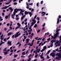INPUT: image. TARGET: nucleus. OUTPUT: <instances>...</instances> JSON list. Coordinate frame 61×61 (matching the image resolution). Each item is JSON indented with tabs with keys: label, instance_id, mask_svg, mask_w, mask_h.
<instances>
[{
	"label": "nucleus",
	"instance_id": "obj_23",
	"mask_svg": "<svg viewBox=\"0 0 61 61\" xmlns=\"http://www.w3.org/2000/svg\"><path fill=\"white\" fill-rule=\"evenodd\" d=\"M37 24H36L34 26V28H35V27H37Z\"/></svg>",
	"mask_w": 61,
	"mask_h": 61
},
{
	"label": "nucleus",
	"instance_id": "obj_2",
	"mask_svg": "<svg viewBox=\"0 0 61 61\" xmlns=\"http://www.w3.org/2000/svg\"><path fill=\"white\" fill-rule=\"evenodd\" d=\"M22 10V9H17V8H16L14 10V12L15 13H17L18 11H20L21 10Z\"/></svg>",
	"mask_w": 61,
	"mask_h": 61
},
{
	"label": "nucleus",
	"instance_id": "obj_52",
	"mask_svg": "<svg viewBox=\"0 0 61 61\" xmlns=\"http://www.w3.org/2000/svg\"><path fill=\"white\" fill-rule=\"evenodd\" d=\"M32 26L31 25L30 26V27L29 28V29H31V28L32 27Z\"/></svg>",
	"mask_w": 61,
	"mask_h": 61
},
{
	"label": "nucleus",
	"instance_id": "obj_4",
	"mask_svg": "<svg viewBox=\"0 0 61 61\" xmlns=\"http://www.w3.org/2000/svg\"><path fill=\"white\" fill-rule=\"evenodd\" d=\"M15 12L13 13V14H12L11 15V17L13 19H15V18H14V15H15Z\"/></svg>",
	"mask_w": 61,
	"mask_h": 61
},
{
	"label": "nucleus",
	"instance_id": "obj_9",
	"mask_svg": "<svg viewBox=\"0 0 61 61\" xmlns=\"http://www.w3.org/2000/svg\"><path fill=\"white\" fill-rule=\"evenodd\" d=\"M56 40H52L51 41V42H52L51 44L53 45V44L54 43V42H56Z\"/></svg>",
	"mask_w": 61,
	"mask_h": 61
},
{
	"label": "nucleus",
	"instance_id": "obj_58",
	"mask_svg": "<svg viewBox=\"0 0 61 61\" xmlns=\"http://www.w3.org/2000/svg\"><path fill=\"white\" fill-rule=\"evenodd\" d=\"M10 51V49H8V50H7V51H6L7 52H9Z\"/></svg>",
	"mask_w": 61,
	"mask_h": 61
},
{
	"label": "nucleus",
	"instance_id": "obj_51",
	"mask_svg": "<svg viewBox=\"0 0 61 61\" xmlns=\"http://www.w3.org/2000/svg\"><path fill=\"white\" fill-rule=\"evenodd\" d=\"M33 11H34V9H32L31 10V12H33Z\"/></svg>",
	"mask_w": 61,
	"mask_h": 61
},
{
	"label": "nucleus",
	"instance_id": "obj_37",
	"mask_svg": "<svg viewBox=\"0 0 61 61\" xmlns=\"http://www.w3.org/2000/svg\"><path fill=\"white\" fill-rule=\"evenodd\" d=\"M6 25L8 26H9V25H10V23L7 24Z\"/></svg>",
	"mask_w": 61,
	"mask_h": 61
},
{
	"label": "nucleus",
	"instance_id": "obj_7",
	"mask_svg": "<svg viewBox=\"0 0 61 61\" xmlns=\"http://www.w3.org/2000/svg\"><path fill=\"white\" fill-rule=\"evenodd\" d=\"M24 11H25V10H22V9H21V10L20 11V13L19 14V15H20V16H21V13H23Z\"/></svg>",
	"mask_w": 61,
	"mask_h": 61
},
{
	"label": "nucleus",
	"instance_id": "obj_19",
	"mask_svg": "<svg viewBox=\"0 0 61 61\" xmlns=\"http://www.w3.org/2000/svg\"><path fill=\"white\" fill-rule=\"evenodd\" d=\"M4 55H7L8 54V52L6 51L4 52Z\"/></svg>",
	"mask_w": 61,
	"mask_h": 61
},
{
	"label": "nucleus",
	"instance_id": "obj_18",
	"mask_svg": "<svg viewBox=\"0 0 61 61\" xmlns=\"http://www.w3.org/2000/svg\"><path fill=\"white\" fill-rule=\"evenodd\" d=\"M61 52L59 53V54H58V56L60 58H61Z\"/></svg>",
	"mask_w": 61,
	"mask_h": 61
},
{
	"label": "nucleus",
	"instance_id": "obj_31",
	"mask_svg": "<svg viewBox=\"0 0 61 61\" xmlns=\"http://www.w3.org/2000/svg\"><path fill=\"white\" fill-rule=\"evenodd\" d=\"M47 47H46V46H45L43 47V48L44 49H46Z\"/></svg>",
	"mask_w": 61,
	"mask_h": 61
},
{
	"label": "nucleus",
	"instance_id": "obj_60",
	"mask_svg": "<svg viewBox=\"0 0 61 61\" xmlns=\"http://www.w3.org/2000/svg\"><path fill=\"white\" fill-rule=\"evenodd\" d=\"M18 16H19V15H16V17H18Z\"/></svg>",
	"mask_w": 61,
	"mask_h": 61
},
{
	"label": "nucleus",
	"instance_id": "obj_42",
	"mask_svg": "<svg viewBox=\"0 0 61 61\" xmlns=\"http://www.w3.org/2000/svg\"><path fill=\"white\" fill-rule=\"evenodd\" d=\"M58 17H59V19H61V15H59V16Z\"/></svg>",
	"mask_w": 61,
	"mask_h": 61
},
{
	"label": "nucleus",
	"instance_id": "obj_47",
	"mask_svg": "<svg viewBox=\"0 0 61 61\" xmlns=\"http://www.w3.org/2000/svg\"><path fill=\"white\" fill-rule=\"evenodd\" d=\"M36 6H39V3H37L36 4Z\"/></svg>",
	"mask_w": 61,
	"mask_h": 61
},
{
	"label": "nucleus",
	"instance_id": "obj_27",
	"mask_svg": "<svg viewBox=\"0 0 61 61\" xmlns=\"http://www.w3.org/2000/svg\"><path fill=\"white\" fill-rule=\"evenodd\" d=\"M21 55H25V52H22V54H21Z\"/></svg>",
	"mask_w": 61,
	"mask_h": 61
},
{
	"label": "nucleus",
	"instance_id": "obj_43",
	"mask_svg": "<svg viewBox=\"0 0 61 61\" xmlns=\"http://www.w3.org/2000/svg\"><path fill=\"white\" fill-rule=\"evenodd\" d=\"M47 58H50V57H49V56H48V55H47Z\"/></svg>",
	"mask_w": 61,
	"mask_h": 61
},
{
	"label": "nucleus",
	"instance_id": "obj_15",
	"mask_svg": "<svg viewBox=\"0 0 61 61\" xmlns=\"http://www.w3.org/2000/svg\"><path fill=\"white\" fill-rule=\"evenodd\" d=\"M29 14L30 15V17H31L32 15V12H29Z\"/></svg>",
	"mask_w": 61,
	"mask_h": 61
},
{
	"label": "nucleus",
	"instance_id": "obj_32",
	"mask_svg": "<svg viewBox=\"0 0 61 61\" xmlns=\"http://www.w3.org/2000/svg\"><path fill=\"white\" fill-rule=\"evenodd\" d=\"M8 18V17L7 15H6L5 17V19H7Z\"/></svg>",
	"mask_w": 61,
	"mask_h": 61
},
{
	"label": "nucleus",
	"instance_id": "obj_39",
	"mask_svg": "<svg viewBox=\"0 0 61 61\" xmlns=\"http://www.w3.org/2000/svg\"><path fill=\"white\" fill-rule=\"evenodd\" d=\"M38 56V55L37 54L35 56V58H37V57Z\"/></svg>",
	"mask_w": 61,
	"mask_h": 61
},
{
	"label": "nucleus",
	"instance_id": "obj_41",
	"mask_svg": "<svg viewBox=\"0 0 61 61\" xmlns=\"http://www.w3.org/2000/svg\"><path fill=\"white\" fill-rule=\"evenodd\" d=\"M26 4L27 5V6H29V5H28V3L26 2Z\"/></svg>",
	"mask_w": 61,
	"mask_h": 61
},
{
	"label": "nucleus",
	"instance_id": "obj_6",
	"mask_svg": "<svg viewBox=\"0 0 61 61\" xmlns=\"http://www.w3.org/2000/svg\"><path fill=\"white\" fill-rule=\"evenodd\" d=\"M43 54H44V52H43L42 53L41 55H40V57L41 59H43L44 58V57L43 56Z\"/></svg>",
	"mask_w": 61,
	"mask_h": 61
},
{
	"label": "nucleus",
	"instance_id": "obj_16",
	"mask_svg": "<svg viewBox=\"0 0 61 61\" xmlns=\"http://www.w3.org/2000/svg\"><path fill=\"white\" fill-rule=\"evenodd\" d=\"M41 14H43L42 15V16H44V15H46V13L44 11L42 12H41Z\"/></svg>",
	"mask_w": 61,
	"mask_h": 61
},
{
	"label": "nucleus",
	"instance_id": "obj_28",
	"mask_svg": "<svg viewBox=\"0 0 61 61\" xmlns=\"http://www.w3.org/2000/svg\"><path fill=\"white\" fill-rule=\"evenodd\" d=\"M59 58H60L58 57H57L55 58L56 59H59Z\"/></svg>",
	"mask_w": 61,
	"mask_h": 61
},
{
	"label": "nucleus",
	"instance_id": "obj_63",
	"mask_svg": "<svg viewBox=\"0 0 61 61\" xmlns=\"http://www.w3.org/2000/svg\"><path fill=\"white\" fill-rule=\"evenodd\" d=\"M47 41H49L50 40V38H48L47 39Z\"/></svg>",
	"mask_w": 61,
	"mask_h": 61
},
{
	"label": "nucleus",
	"instance_id": "obj_33",
	"mask_svg": "<svg viewBox=\"0 0 61 61\" xmlns=\"http://www.w3.org/2000/svg\"><path fill=\"white\" fill-rule=\"evenodd\" d=\"M14 5H17V3L15 2L14 3Z\"/></svg>",
	"mask_w": 61,
	"mask_h": 61
},
{
	"label": "nucleus",
	"instance_id": "obj_57",
	"mask_svg": "<svg viewBox=\"0 0 61 61\" xmlns=\"http://www.w3.org/2000/svg\"><path fill=\"white\" fill-rule=\"evenodd\" d=\"M3 19H0V22H1V21H3Z\"/></svg>",
	"mask_w": 61,
	"mask_h": 61
},
{
	"label": "nucleus",
	"instance_id": "obj_61",
	"mask_svg": "<svg viewBox=\"0 0 61 61\" xmlns=\"http://www.w3.org/2000/svg\"><path fill=\"white\" fill-rule=\"evenodd\" d=\"M37 38H38V37H37L36 38L35 37V39H36V40H37Z\"/></svg>",
	"mask_w": 61,
	"mask_h": 61
},
{
	"label": "nucleus",
	"instance_id": "obj_40",
	"mask_svg": "<svg viewBox=\"0 0 61 61\" xmlns=\"http://www.w3.org/2000/svg\"><path fill=\"white\" fill-rule=\"evenodd\" d=\"M40 51V49H39L38 50V53H39V52Z\"/></svg>",
	"mask_w": 61,
	"mask_h": 61
},
{
	"label": "nucleus",
	"instance_id": "obj_64",
	"mask_svg": "<svg viewBox=\"0 0 61 61\" xmlns=\"http://www.w3.org/2000/svg\"><path fill=\"white\" fill-rule=\"evenodd\" d=\"M56 43H57V44H58V43H59V41H57Z\"/></svg>",
	"mask_w": 61,
	"mask_h": 61
},
{
	"label": "nucleus",
	"instance_id": "obj_36",
	"mask_svg": "<svg viewBox=\"0 0 61 61\" xmlns=\"http://www.w3.org/2000/svg\"><path fill=\"white\" fill-rule=\"evenodd\" d=\"M9 10H11V9H12V7H10L9 8Z\"/></svg>",
	"mask_w": 61,
	"mask_h": 61
},
{
	"label": "nucleus",
	"instance_id": "obj_25",
	"mask_svg": "<svg viewBox=\"0 0 61 61\" xmlns=\"http://www.w3.org/2000/svg\"><path fill=\"white\" fill-rule=\"evenodd\" d=\"M18 56V55H15V54L14 55V58H15V57H17V56Z\"/></svg>",
	"mask_w": 61,
	"mask_h": 61
},
{
	"label": "nucleus",
	"instance_id": "obj_20",
	"mask_svg": "<svg viewBox=\"0 0 61 61\" xmlns=\"http://www.w3.org/2000/svg\"><path fill=\"white\" fill-rule=\"evenodd\" d=\"M7 6H6L5 7H4L3 8H2V9H6L7 8Z\"/></svg>",
	"mask_w": 61,
	"mask_h": 61
},
{
	"label": "nucleus",
	"instance_id": "obj_59",
	"mask_svg": "<svg viewBox=\"0 0 61 61\" xmlns=\"http://www.w3.org/2000/svg\"><path fill=\"white\" fill-rule=\"evenodd\" d=\"M29 5H33V3H31L30 4L29 3Z\"/></svg>",
	"mask_w": 61,
	"mask_h": 61
},
{
	"label": "nucleus",
	"instance_id": "obj_46",
	"mask_svg": "<svg viewBox=\"0 0 61 61\" xmlns=\"http://www.w3.org/2000/svg\"><path fill=\"white\" fill-rule=\"evenodd\" d=\"M45 25H46V24L45 23H44L43 25L42 26H43V27H44L45 26Z\"/></svg>",
	"mask_w": 61,
	"mask_h": 61
},
{
	"label": "nucleus",
	"instance_id": "obj_62",
	"mask_svg": "<svg viewBox=\"0 0 61 61\" xmlns=\"http://www.w3.org/2000/svg\"><path fill=\"white\" fill-rule=\"evenodd\" d=\"M10 37V36H9V37L7 38V40H8V39H9Z\"/></svg>",
	"mask_w": 61,
	"mask_h": 61
},
{
	"label": "nucleus",
	"instance_id": "obj_1",
	"mask_svg": "<svg viewBox=\"0 0 61 61\" xmlns=\"http://www.w3.org/2000/svg\"><path fill=\"white\" fill-rule=\"evenodd\" d=\"M20 32V31H19L18 32H17L16 34H15L14 35L15 36V38H16V37H18L19 36H20V35H21V33H19Z\"/></svg>",
	"mask_w": 61,
	"mask_h": 61
},
{
	"label": "nucleus",
	"instance_id": "obj_35",
	"mask_svg": "<svg viewBox=\"0 0 61 61\" xmlns=\"http://www.w3.org/2000/svg\"><path fill=\"white\" fill-rule=\"evenodd\" d=\"M37 19L38 21H39V20H40V18H39V17H38L37 18Z\"/></svg>",
	"mask_w": 61,
	"mask_h": 61
},
{
	"label": "nucleus",
	"instance_id": "obj_29",
	"mask_svg": "<svg viewBox=\"0 0 61 61\" xmlns=\"http://www.w3.org/2000/svg\"><path fill=\"white\" fill-rule=\"evenodd\" d=\"M50 51H51V50H49V51H48L47 52V54H49V53L50 52Z\"/></svg>",
	"mask_w": 61,
	"mask_h": 61
},
{
	"label": "nucleus",
	"instance_id": "obj_48",
	"mask_svg": "<svg viewBox=\"0 0 61 61\" xmlns=\"http://www.w3.org/2000/svg\"><path fill=\"white\" fill-rule=\"evenodd\" d=\"M4 36V35H3V34H2V35L1 36H0V37H3Z\"/></svg>",
	"mask_w": 61,
	"mask_h": 61
},
{
	"label": "nucleus",
	"instance_id": "obj_11",
	"mask_svg": "<svg viewBox=\"0 0 61 61\" xmlns=\"http://www.w3.org/2000/svg\"><path fill=\"white\" fill-rule=\"evenodd\" d=\"M13 34V33L11 32H10L7 35L8 36H10V35H12Z\"/></svg>",
	"mask_w": 61,
	"mask_h": 61
},
{
	"label": "nucleus",
	"instance_id": "obj_10",
	"mask_svg": "<svg viewBox=\"0 0 61 61\" xmlns=\"http://www.w3.org/2000/svg\"><path fill=\"white\" fill-rule=\"evenodd\" d=\"M33 43H31H31H28L27 44L28 45H29L30 46H33Z\"/></svg>",
	"mask_w": 61,
	"mask_h": 61
},
{
	"label": "nucleus",
	"instance_id": "obj_26",
	"mask_svg": "<svg viewBox=\"0 0 61 61\" xmlns=\"http://www.w3.org/2000/svg\"><path fill=\"white\" fill-rule=\"evenodd\" d=\"M7 0H1L0 1V2H3V1H7Z\"/></svg>",
	"mask_w": 61,
	"mask_h": 61
},
{
	"label": "nucleus",
	"instance_id": "obj_30",
	"mask_svg": "<svg viewBox=\"0 0 61 61\" xmlns=\"http://www.w3.org/2000/svg\"><path fill=\"white\" fill-rule=\"evenodd\" d=\"M41 44H42V42H40V43H39L38 45L39 46H41Z\"/></svg>",
	"mask_w": 61,
	"mask_h": 61
},
{
	"label": "nucleus",
	"instance_id": "obj_22",
	"mask_svg": "<svg viewBox=\"0 0 61 61\" xmlns=\"http://www.w3.org/2000/svg\"><path fill=\"white\" fill-rule=\"evenodd\" d=\"M6 48H5L4 49H3V51H5H5H6L7 50V49H6Z\"/></svg>",
	"mask_w": 61,
	"mask_h": 61
},
{
	"label": "nucleus",
	"instance_id": "obj_8",
	"mask_svg": "<svg viewBox=\"0 0 61 61\" xmlns=\"http://www.w3.org/2000/svg\"><path fill=\"white\" fill-rule=\"evenodd\" d=\"M11 42L12 41H11L10 42V41H9L7 43V44L8 45H9V46H11L12 45V43H11Z\"/></svg>",
	"mask_w": 61,
	"mask_h": 61
},
{
	"label": "nucleus",
	"instance_id": "obj_34",
	"mask_svg": "<svg viewBox=\"0 0 61 61\" xmlns=\"http://www.w3.org/2000/svg\"><path fill=\"white\" fill-rule=\"evenodd\" d=\"M40 32V30H38L37 32V33H39V32Z\"/></svg>",
	"mask_w": 61,
	"mask_h": 61
},
{
	"label": "nucleus",
	"instance_id": "obj_45",
	"mask_svg": "<svg viewBox=\"0 0 61 61\" xmlns=\"http://www.w3.org/2000/svg\"><path fill=\"white\" fill-rule=\"evenodd\" d=\"M33 51H34V49H32L31 50L30 53H32V52H33Z\"/></svg>",
	"mask_w": 61,
	"mask_h": 61
},
{
	"label": "nucleus",
	"instance_id": "obj_53",
	"mask_svg": "<svg viewBox=\"0 0 61 61\" xmlns=\"http://www.w3.org/2000/svg\"><path fill=\"white\" fill-rule=\"evenodd\" d=\"M4 41H5V42H6V39L5 38V39H4Z\"/></svg>",
	"mask_w": 61,
	"mask_h": 61
},
{
	"label": "nucleus",
	"instance_id": "obj_44",
	"mask_svg": "<svg viewBox=\"0 0 61 61\" xmlns=\"http://www.w3.org/2000/svg\"><path fill=\"white\" fill-rule=\"evenodd\" d=\"M37 15H36L34 17V19H36V16Z\"/></svg>",
	"mask_w": 61,
	"mask_h": 61
},
{
	"label": "nucleus",
	"instance_id": "obj_14",
	"mask_svg": "<svg viewBox=\"0 0 61 61\" xmlns=\"http://www.w3.org/2000/svg\"><path fill=\"white\" fill-rule=\"evenodd\" d=\"M29 11L27 12V11H25V15H28L29 14Z\"/></svg>",
	"mask_w": 61,
	"mask_h": 61
},
{
	"label": "nucleus",
	"instance_id": "obj_21",
	"mask_svg": "<svg viewBox=\"0 0 61 61\" xmlns=\"http://www.w3.org/2000/svg\"><path fill=\"white\" fill-rule=\"evenodd\" d=\"M61 43V36L60 37V41H59V43Z\"/></svg>",
	"mask_w": 61,
	"mask_h": 61
},
{
	"label": "nucleus",
	"instance_id": "obj_24",
	"mask_svg": "<svg viewBox=\"0 0 61 61\" xmlns=\"http://www.w3.org/2000/svg\"><path fill=\"white\" fill-rule=\"evenodd\" d=\"M32 22H34V23H35H35H36V21L35 20V19H33L32 20Z\"/></svg>",
	"mask_w": 61,
	"mask_h": 61
},
{
	"label": "nucleus",
	"instance_id": "obj_13",
	"mask_svg": "<svg viewBox=\"0 0 61 61\" xmlns=\"http://www.w3.org/2000/svg\"><path fill=\"white\" fill-rule=\"evenodd\" d=\"M26 41H26V44H27V43H28V42H29V41H30V39H26Z\"/></svg>",
	"mask_w": 61,
	"mask_h": 61
},
{
	"label": "nucleus",
	"instance_id": "obj_12",
	"mask_svg": "<svg viewBox=\"0 0 61 61\" xmlns=\"http://www.w3.org/2000/svg\"><path fill=\"white\" fill-rule=\"evenodd\" d=\"M61 20H60L59 21V18H58V20H57V24H59V22H61Z\"/></svg>",
	"mask_w": 61,
	"mask_h": 61
},
{
	"label": "nucleus",
	"instance_id": "obj_54",
	"mask_svg": "<svg viewBox=\"0 0 61 61\" xmlns=\"http://www.w3.org/2000/svg\"><path fill=\"white\" fill-rule=\"evenodd\" d=\"M15 19L17 20H19V18H16Z\"/></svg>",
	"mask_w": 61,
	"mask_h": 61
},
{
	"label": "nucleus",
	"instance_id": "obj_38",
	"mask_svg": "<svg viewBox=\"0 0 61 61\" xmlns=\"http://www.w3.org/2000/svg\"><path fill=\"white\" fill-rule=\"evenodd\" d=\"M13 51H14L13 50H11L10 51V52L11 53H13Z\"/></svg>",
	"mask_w": 61,
	"mask_h": 61
},
{
	"label": "nucleus",
	"instance_id": "obj_3",
	"mask_svg": "<svg viewBox=\"0 0 61 61\" xmlns=\"http://www.w3.org/2000/svg\"><path fill=\"white\" fill-rule=\"evenodd\" d=\"M17 25H19V26H18L17 27L15 28V30L19 28H20V27L21 26V25L20 24V23H17Z\"/></svg>",
	"mask_w": 61,
	"mask_h": 61
},
{
	"label": "nucleus",
	"instance_id": "obj_17",
	"mask_svg": "<svg viewBox=\"0 0 61 61\" xmlns=\"http://www.w3.org/2000/svg\"><path fill=\"white\" fill-rule=\"evenodd\" d=\"M36 22H32L31 23V26H33V25H34V24H36Z\"/></svg>",
	"mask_w": 61,
	"mask_h": 61
},
{
	"label": "nucleus",
	"instance_id": "obj_50",
	"mask_svg": "<svg viewBox=\"0 0 61 61\" xmlns=\"http://www.w3.org/2000/svg\"><path fill=\"white\" fill-rule=\"evenodd\" d=\"M36 50L37 51V49H38V46H37L36 48Z\"/></svg>",
	"mask_w": 61,
	"mask_h": 61
},
{
	"label": "nucleus",
	"instance_id": "obj_56",
	"mask_svg": "<svg viewBox=\"0 0 61 61\" xmlns=\"http://www.w3.org/2000/svg\"><path fill=\"white\" fill-rule=\"evenodd\" d=\"M13 10H14V9H12L11 10H10V12H12L13 11Z\"/></svg>",
	"mask_w": 61,
	"mask_h": 61
},
{
	"label": "nucleus",
	"instance_id": "obj_49",
	"mask_svg": "<svg viewBox=\"0 0 61 61\" xmlns=\"http://www.w3.org/2000/svg\"><path fill=\"white\" fill-rule=\"evenodd\" d=\"M51 39H53L54 38V37H53V36H51Z\"/></svg>",
	"mask_w": 61,
	"mask_h": 61
},
{
	"label": "nucleus",
	"instance_id": "obj_55",
	"mask_svg": "<svg viewBox=\"0 0 61 61\" xmlns=\"http://www.w3.org/2000/svg\"><path fill=\"white\" fill-rule=\"evenodd\" d=\"M40 42V41H38L37 42V44H38Z\"/></svg>",
	"mask_w": 61,
	"mask_h": 61
},
{
	"label": "nucleus",
	"instance_id": "obj_5",
	"mask_svg": "<svg viewBox=\"0 0 61 61\" xmlns=\"http://www.w3.org/2000/svg\"><path fill=\"white\" fill-rule=\"evenodd\" d=\"M50 55L53 57H54L55 56V55H56V54L54 52H52L50 54Z\"/></svg>",
	"mask_w": 61,
	"mask_h": 61
}]
</instances>
